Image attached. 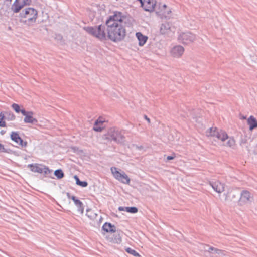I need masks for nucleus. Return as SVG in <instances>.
<instances>
[{
  "label": "nucleus",
  "instance_id": "1",
  "mask_svg": "<svg viewBox=\"0 0 257 257\" xmlns=\"http://www.w3.org/2000/svg\"><path fill=\"white\" fill-rule=\"evenodd\" d=\"M134 19L129 15L118 11H114L105 21V26L99 25L98 27H88L84 28L85 31L91 35L100 39L107 37L114 42H118L124 39L126 29L124 26L133 25Z\"/></svg>",
  "mask_w": 257,
  "mask_h": 257
},
{
  "label": "nucleus",
  "instance_id": "2",
  "mask_svg": "<svg viewBox=\"0 0 257 257\" xmlns=\"http://www.w3.org/2000/svg\"><path fill=\"white\" fill-rule=\"evenodd\" d=\"M38 16V12L34 8L29 7L23 10L20 16L23 19L25 23L31 24L36 22Z\"/></svg>",
  "mask_w": 257,
  "mask_h": 257
},
{
  "label": "nucleus",
  "instance_id": "3",
  "mask_svg": "<svg viewBox=\"0 0 257 257\" xmlns=\"http://www.w3.org/2000/svg\"><path fill=\"white\" fill-rule=\"evenodd\" d=\"M111 171L115 179L119 182L125 184H129L130 183V178L124 172H120L116 167L111 168Z\"/></svg>",
  "mask_w": 257,
  "mask_h": 257
},
{
  "label": "nucleus",
  "instance_id": "4",
  "mask_svg": "<svg viewBox=\"0 0 257 257\" xmlns=\"http://www.w3.org/2000/svg\"><path fill=\"white\" fill-rule=\"evenodd\" d=\"M31 0H15L11 6V10L14 13H19L25 6L31 4Z\"/></svg>",
  "mask_w": 257,
  "mask_h": 257
},
{
  "label": "nucleus",
  "instance_id": "5",
  "mask_svg": "<svg viewBox=\"0 0 257 257\" xmlns=\"http://www.w3.org/2000/svg\"><path fill=\"white\" fill-rule=\"evenodd\" d=\"M105 136L106 139L114 141H119L123 138L120 133L115 128H110Z\"/></svg>",
  "mask_w": 257,
  "mask_h": 257
},
{
  "label": "nucleus",
  "instance_id": "6",
  "mask_svg": "<svg viewBox=\"0 0 257 257\" xmlns=\"http://www.w3.org/2000/svg\"><path fill=\"white\" fill-rule=\"evenodd\" d=\"M28 167L30 168L31 171L35 173L48 174L52 172L48 167L39 164H29Z\"/></svg>",
  "mask_w": 257,
  "mask_h": 257
},
{
  "label": "nucleus",
  "instance_id": "7",
  "mask_svg": "<svg viewBox=\"0 0 257 257\" xmlns=\"http://www.w3.org/2000/svg\"><path fill=\"white\" fill-rule=\"evenodd\" d=\"M141 4V7L145 11L152 12L154 11L156 2L155 0H138Z\"/></svg>",
  "mask_w": 257,
  "mask_h": 257
},
{
  "label": "nucleus",
  "instance_id": "8",
  "mask_svg": "<svg viewBox=\"0 0 257 257\" xmlns=\"http://www.w3.org/2000/svg\"><path fill=\"white\" fill-rule=\"evenodd\" d=\"M22 114L25 116L24 118V122L26 123H30L32 124H35L37 123L38 120L36 118L34 117V112L32 111H26L23 110Z\"/></svg>",
  "mask_w": 257,
  "mask_h": 257
},
{
  "label": "nucleus",
  "instance_id": "9",
  "mask_svg": "<svg viewBox=\"0 0 257 257\" xmlns=\"http://www.w3.org/2000/svg\"><path fill=\"white\" fill-rule=\"evenodd\" d=\"M252 200L253 197L251 193L247 190H244L241 193L239 202L240 205H243L251 202Z\"/></svg>",
  "mask_w": 257,
  "mask_h": 257
},
{
  "label": "nucleus",
  "instance_id": "10",
  "mask_svg": "<svg viewBox=\"0 0 257 257\" xmlns=\"http://www.w3.org/2000/svg\"><path fill=\"white\" fill-rule=\"evenodd\" d=\"M10 137L12 140L22 148H25L27 146V142L24 141L17 132H12L10 135Z\"/></svg>",
  "mask_w": 257,
  "mask_h": 257
},
{
  "label": "nucleus",
  "instance_id": "11",
  "mask_svg": "<svg viewBox=\"0 0 257 257\" xmlns=\"http://www.w3.org/2000/svg\"><path fill=\"white\" fill-rule=\"evenodd\" d=\"M158 15L162 17H167L171 13V9L166 4L159 3L158 11Z\"/></svg>",
  "mask_w": 257,
  "mask_h": 257
},
{
  "label": "nucleus",
  "instance_id": "12",
  "mask_svg": "<svg viewBox=\"0 0 257 257\" xmlns=\"http://www.w3.org/2000/svg\"><path fill=\"white\" fill-rule=\"evenodd\" d=\"M106 122L105 118L99 117L95 122L93 130L96 132H101L104 128L103 123Z\"/></svg>",
  "mask_w": 257,
  "mask_h": 257
},
{
  "label": "nucleus",
  "instance_id": "13",
  "mask_svg": "<svg viewBox=\"0 0 257 257\" xmlns=\"http://www.w3.org/2000/svg\"><path fill=\"white\" fill-rule=\"evenodd\" d=\"M179 39L180 40L182 43L187 44L194 40V36L190 33H183L180 35Z\"/></svg>",
  "mask_w": 257,
  "mask_h": 257
},
{
  "label": "nucleus",
  "instance_id": "14",
  "mask_svg": "<svg viewBox=\"0 0 257 257\" xmlns=\"http://www.w3.org/2000/svg\"><path fill=\"white\" fill-rule=\"evenodd\" d=\"M184 51V49L182 46H176L172 48L171 53L173 56L179 57L183 54Z\"/></svg>",
  "mask_w": 257,
  "mask_h": 257
},
{
  "label": "nucleus",
  "instance_id": "15",
  "mask_svg": "<svg viewBox=\"0 0 257 257\" xmlns=\"http://www.w3.org/2000/svg\"><path fill=\"white\" fill-rule=\"evenodd\" d=\"M136 36L139 41V45L140 46H144L148 40V37L143 35L141 32H137Z\"/></svg>",
  "mask_w": 257,
  "mask_h": 257
},
{
  "label": "nucleus",
  "instance_id": "16",
  "mask_svg": "<svg viewBox=\"0 0 257 257\" xmlns=\"http://www.w3.org/2000/svg\"><path fill=\"white\" fill-rule=\"evenodd\" d=\"M214 190L220 193L224 191L225 185L219 181H217L213 184H211Z\"/></svg>",
  "mask_w": 257,
  "mask_h": 257
},
{
  "label": "nucleus",
  "instance_id": "17",
  "mask_svg": "<svg viewBox=\"0 0 257 257\" xmlns=\"http://www.w3.org/2000/svg\"><path fill=\"white\" fill-rule=\"evenodd\" d=\"M247 124L249 126V130L250 131H252L254 128H257V120L256 118L253 116H250L247 119Z\"/></svg>",
  "mask_w": 257,
  "mask_h": 257
},
{
  "label": "nucleus",
  "instance_id": "18",
  "mask_svg": "<svg viewBox=\"0 0 257 257\" xmlns=\"http://www.w3.org/2000/svg\"><path fill=\"white\" fill-rule=\"evenodd\" d=\"M102 229L106 232L114 233L116 231L115 227L110 223H105L102 226Z\"/></svg>",
  "mask_w": 257,
  "mask_h": 257
},
{
  "label": "nucleus",
  "instance_id": "19",
  "mask_svg": "<svg viewBox=\"0 0 257 257\" xmlns=\"http://www.w3.org/2000/svg\"><path fill=\"white\" fill-rule=\"evenodd\" d=\"M216 138L224 142L228 138V136L225 132L222 130H218Z\"/></svg>",
  "mask_w": 257,
  "mask_h": 257
},
{
  "label": "nucleus",
  "instance_id": "20",
  "mask_svg": "<svg viewBox=\"0 0 257 257\" xmlns=\"http://www.w3.org/2000/svg\"><path fill=\"white\" fill-rule=\"evenodd\" d=\"M70 198H71L74 201L75 205L77 206L79 210L81 211V212H83L84 211V207L82 202L80 200L76 199V197L74 196H71Z\"/></svg>",
  "mask_w": 257,
  "mask_h": 257
},
{
  "label": "nucleus",
  "instance_id": "21",
  "mask_svg": "<svg viewBox=\"0 0 257 257\" xmlns=\"http://www.w3.org/2000/svg\"><path fill=\"white\" fill-rule=\"evenodd\" d=\"M170 25L168 23H165L161 25L160 28V32L163 34L168 33L170 30Z\"/></svg>",
  "mask_w": 257,
  "mask_h": 257
},
{
  "label": "nucleus",
  "instance_id": "22",
  "mask_svg": "<svg viewBox=\"0 0 257 257\" xmlns=\"http://www.w3.org/2000/svg\"><path fill=\"white\" fill-rule=\"evenodd\" d=\"M218 130L216 127H211L206 132L208 137H216Z\"/></svg>",
  "mask_w": 257,
  "mask_h": 257
},
{
  "label": "nucleus",
  "instance_id": "23",
  "mask_svg": "<svg viewBox=\"0 0 257 257\" xmlns=\"http://www.w3.org/2000/svg\"><path fill=\"white\" fill-rule=\"evenodd\" d=\"M75 180H76V184L82 187H85L88 185V183L86 181H81L77 176L75 175L74 177Z\"/></svg>",
  "mask_w": 257,
  "mask_h": 257
},
{
  "label": "nucleus",
  "instance_id": "24",
  "mask_svg": "<svg viewBox=\"0 0 257 257\" xmlns=\"http://www.w3.org/2000/svg\"><path fill=\"white\" fill-rule=\"evenodd\" d=\"M138 210L136 207H125V211L131 213H136Z\"/></svg>",
  "mask_w": 257,
  "mask_h": 257
},
{
  "label": "nucleus",
  "instance_id": "25",
  "mask_svg": "<svg viewBox=\"0 0 257 257\" xmlns=\"http://www.w3.org/2000/svg\"><path fill=\"white\" fill-rule=\"evenodd\" d=\"M12 107L17 113L21 112L22 113L23 110H25L24 109H21L20 106L16 103L13 104Z\"/></svg>",
  "mask_w": 257,
  "mask_h": 257
},
{
  "label": "nucleus",
  "instance_id": "26",
  "mask_svg": "<svg viewBox=\"0 0 257 257\" xmlns=\"http://www.w3.org/2000/svg\"><path fill=\"white\" fill-rule=\"evenodd\" d=\"M54 175L59 179H60L64 177V173L61 169H58L55 171Z\"/></svg>",
  "mask_w": 257,
  "mask_h": 257
},
{
  "label": "nucleus",
  "instance_id": "27",
  "mask_svg": "<svg viewBox=\"0 0 257 257\" xmlns=\"http://www.w3.org/2000/svg\"><path fill=\"white\" fill-rule=\"evenodd\" d=\"M125 250L127 253L134 255V256H136V257L140 256V254L137 252H136L135 250H134L131 248H127L125 249Z\"/></svg>",
  "mask_w": 257,
  "mask_h": 257
},
{
  "label": "nucleus",
  "instance_id": "28",
  "mask_svg": "<svg viewBox=\"0 0 257 257\" xmlns=\"http://www.w3.org/2000/svg\"><path fill=\"white\" fill-rule=\"evenodd\" d=\"M235 145V141L233 138H229L227 142V145L230 147H234Z\"/></svg>",
  "mask_w": 257,
  "mask_h": 257
},
{
  "label": "nucleus",
  "instance_id": "29",
  "mask_svg": "<svg viewBox=\"0 0 257 257\" xmlns=\"http://www.w3.org/2000/svg\"><path fill=\"white\" fill-rule=\"evenodd\" d=\"M4 118H5V116H4V114H3L2 113H0V126L1 127H6V122L4 121Z\"/></svg>",
  "mask_w": 257,
  "mask_h": 257
},
{
  "label": "nucleus",
  "instance_id": "30",
  "mask_svg": "<svg viewBox=\"0 0 257 257\" xmlns=\"http://www.w3.org/2000/svg\"><path fill=\"white\" fill-rule=\"evenodd\" d=\"M0 152L4 153H8V150L5 148L4 146L0 143Z\"/></svg>",
  "mask_w": 257,
  "mask_h": 257
},
{
  "label": "nucleus",
  "instance_id": "31",
  "mask_svg": "<svg viewBox=\"0 0 257 257\" xmlns=\"http://www.w3.org/2000/svg\"><path fill=\"white\" fill-rule=\"evenodd\" d=\"M144 117H145V119L148 121V123L151 122L150 119L146 115H145Z\"/></svg>",
  "mask_w": 257,
  "mask_h": 257
},
{
  "label": "nucleus",
  "instance_id": "32",
  "mask_svg": "<svg viewBox=\"0 0 257 257\" xmlns=\"http://www.w3.org/2000/svg\"><path fill=\"white\" fill-rule=\"evenodd\" d=\"M174 158H175L174 156H168L167 159L168 160H172V159H174Z\"/></svg>",
  "mask_w": 257,
  "mask_h": 257
},
{
  "label": "nucleus",
  "instance_id": "33",
  "mask_svg": "<svg viewBox=\"0 0 257 257\" xmlns=\"http://www.w3.org/2000/svg\"><path fill=\"white\" fill-rule=\"evenodd\" d=\"M119 211H125V207H120L118 208Z\"/></svg>",
  "mask_w": 257,
  "mask_h": 257
},
{
  "label": "nucleus",
  "instance_id": "34",
  "mask_svg": "<svg viewBox=\"0 0 257 257\" xmlns=\"http://www.w3.org/2000/svg\"><path fill=\"white\" fill-rule=\"evenodd\" d=\"M15 118V116L14 114L12 115V119H14Z\"/></svg>",
  "mask_w": 257,
  "mask_h": 257
},
{
  "label": "nucleus",
  "instance_id": "35",
  "mask_svg": "<svg viewBox=\"0 0 257 257\" xmlns=\"http://www.w3.org/2000/svg\"><path fill=\"white\" fill-rule=\"evenodd\" d=\"M215 250L216 251V252H217V253H219V252H221V250H219V249H215Z\"/></svg>",
  "mask_w": 257,
  "mask_h": 257
},
{
  "label": "nucleus",
  "instance_id": "36",
  "mask_svg": "<svg viewBox=\"0 0 257 257\" xmlns=\"http://www.w3.org/2000/svg\"><path fill=\"white\" fill-rule=\"evenodd\" d=\"M245 118H246V117H243V119H245Z\"/></svg>",
  "mask_w": 257,
  "mask_h": 257
}]
</instances>
